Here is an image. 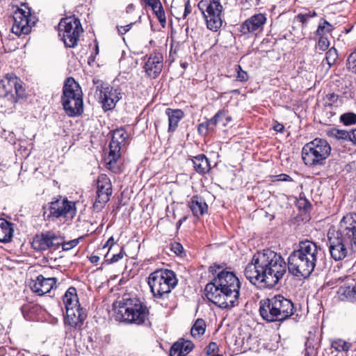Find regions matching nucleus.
I'll use <instances>...</instances> for the list:
<instances>
[{
  "label": "nucleus",
  "instance_id": "f257e3e1",
  "mask_svg": "<svg viewBox=\"0 0 356 356\" xmlns=\"http://www.w3.org/2000/svg\"><path fill=\"white\" fill-rule=\"evenodd\" d=\"M325 253L314 242L309 240L299 243L288 258V264L278 253L264 250L254 254L246 266L244 275L254 285L259 288L271 289L283 278L289 269L296 277H308L315 267L323 268Z\"/></svg>",
  "mask_w": 356,
  "mask_h": 356
},
{
  "label": "nucleus",
  "instance_id": "f03ea898",
  "mask_svg": "<svg viewBox=\"0 0 356 356\" xmlns=\"http://www.w3.org/2000/svg\"><path fill=\"white\" fill-rule=\"evenodd\" d=\"M209 271L216 277L204 289L205 296L222 309H229L238 304L241 282L232 273L222 269L220 265L211 266Z\"/></svg>",
  "mask_w": 356,
  "mask_h": 356
},
{
  "label": "nucleus",
  "instance_id": "7ed1b4c3",
  "mask_svg": "<svg viewBox=\"0 0 356 356\" xmlns=\"http://www.w3.org/2000/svg\"><path fill=\"white\" fill-rule=\"evenodd\" d=\"M148 284L154 301L166 307L168 306L171 291L177 284V279L172 270L159 269L149 275Z\"/></svg>",
  "mask_w": 356,
  "mask_h": 356
},
{
  "label": "nucleus",
  "instance_id": "20e7f679",
  "mask_svg": "<svg viewBox=\"0 0 356 356\" xmlns=\"http://www.w3.org/2000/svg\"><path fill=\"white\" fill-rule=\"evenodd\" d=\"M113 307L118 318L128 323L141 325L147 318V307L136 297L124 296Z\"/></svg>",
  "mask_w": 356,
  "mask_h": 356
},
{
  "label": "nucleus",
  "instance_id": "39448f33",
  "mask_svg": "<svg viewBox=\"0 0 356 356\" xmlns=\"http://www.w3.org/2000/svg\"><path fill=\"white\" fill-rule=\"evenodd\" d=\"M83 93L79 83L72 77L67 78L63 88L61 102L69 117L81 115L83 112Z\"/></svg>",
  "mask_w": 356,
  "mask_h": 356
},
{
  "label": "nucleus",
  "instance_id": "423d86ee",
  "mask_svg": "<svg viewBox=\"0 0 356 356\" xmlns=\"http://www.w3.org/2000/svg\"><path fill=\"white\" fill-rule=\"evenodd\" d=\"M330 153L331 147L326 140L315 138L303 146L302 158L308 166L323 165Z\"/></svg>",
  "mask_w": 356,
  "mask_h": 356
},
{
  "label": "nucleus",
  "instance_id": "0eeeda50",
  "mask_svg": "<svg viewBox=\"0 0 356 356\" xmlns=\"http://www.w3.org/2000/svg\"><path fill=\"white\" fill-rule=\"evenodd\" d=\"M206 22L212 31H217L222 24V6L218 0H201L197 4Z\"/></svg>",
  "mask_w": 356,
  "mask_h": 356
},
{
  "label": "nucleus",
  "instance_id": "6e6552de",
  "mask_svg": "<svg viewBox=\"0 0 356 356\" xmlns=\"http://www.w3.org/2000/svg\"><path fill=\"white\" fill-rule=\"evenodd\" d=\"M83 31L79 19L74 16L63 18L58 24V35L67 47L76 46Z\"/></svg>",
  "mask_w": 356,
  "mask_h": 356
},
{
  "label": "nucleus",
  "instance_id": "1a4fd4ad",
  "mask_svg": "<svg viewBox=\"0 0 356 356\" xmlns=\"http://www.w3.org/2000/svg\"><path fill=\"white\" fill-rule=\"evenodd\" d=\"M43 209V216L47 220L57 219L60 217L72 218L76 213L75 203L65 197H60L51 202L48 207H44Z\"/></svg>",
  "mask_w": 356,
  "mask_h": 356
},
{
  "label": "nucleus",
  "instance_id": "9d476101",
  "mask_svg": "<svg viewBox=\"0 0 356 356\" xmlns=\"http://www.w3.org/2000/svg\"><path fill=\"white\" fill-rule=\"evenodd\" d=\"M25 95V90L22 81L14 74H7L0 81V97H7L15 103Z\"/></svg>",
  "mask_w": 356,
  "mask_h": 356
},
{
  "label": "nucleus",
  "instance_id": "9b49d317",
  "mask_svg": "<svg viewBox=\"0 0 356 356\" xmlns=\"http://www.w3.org/2000/svg\"><path fill=\"white\" fill-rule=\"evenodd\" d=\"M329 250L331 257L335 261H341L346 258L349 252L350 247L353 244L340 237L335 232H328Z\"/></svg>",
  "mask_w": 356,
  "mask_h": 356
},
{
  "label": "nucleus",
  "instance_id": "f8f14e48",
  "mask_svg": "<svg viewBox=\"0 0 356 356\" xmlns=\"http://www.w3.org/2000/svg\"><path fill=\"white\" fill-rule=\"evenodd\" d=\"M35 21L32 20L30 10L17 8L13 13L12 32L16 35H26L31 32Z\"/></svg>",
  "mask_w": 356,
  "mask_h": 356
},
{
  "label": "nucleus",
  "instance_id": "ddd939ff",
  "mask_svg": "<svg viewBox=\"0 0 356 356\" xmlns=\"http://www.w3.org/2000/svg\"><path fill=\"white\" fill-rule=\"evenodd\" d=\"M61 244H63V237L52 231H47L36 235L33 241L34 249L41 251L48 249L56 250Z\"/></svg>",
  "mask_w": 356,
  "mask_h": 356
},
{
  "label": "nucleus",
  "instance_id": "4468645a",
  "mask_svg": "<svg viewBox=\"0 0 356 356\" xmlns=\"http://www.w3.org/2000/svg\"><path fill=\"white\" fill-rule=\"evenodd\" d=\"M97 185V198L93 207L95 210L100 211L110 200L113 190L110 179L104 174L98 177Z\"/></svg>",
  "mask_w": 356,
  "mask_h": 356
},
{
  "label": "nucleus",
  "instance_id": "2eb2a0df",
  "mask_svg": "<svg viewBox=\"0 0 356 356\" xmlns=\"http://www.w3.org/2000/svg\"><path fill=\"white\" fill-rule=\"evenodd\" d=\"M128 136V134L122 128L115 129L112 132V138L109 145V158L111 159L108 165L116 162L121 156V151L127 145Z\"/></svg>",
  "mask_w": 356,
  "mask_h": 356
},
{
  "label": "nucleus",
  "instance_id": "dca6fc26",
  "mask_svg": "<svg viewBox=\"0 0 356 356\" xmlns=\"http://www.w3.org/2000/svg\"><path fill=\"white\" fill-rule=\"evenodd\" d=\"M335 233L356 247V214L348 213L343 216Z\"/></svg>",
  "mask_w": 356,
  "mask_h": 356
},
{
  "label": "nucleus",
  "instance_id": "f3484780",
  "mask_svg": "<svg viewBox=\"0 0 356 356\" xmlns=\"http://www.w3.org/2000/svg\"><path fill=\"white\" fill-rule=\"evenodd\" d=\"M57 279L55 277H44L42 275L37 276L35 280H32L29 284L31 291L38 296H43L53 289Z\"/></svg>",
  "mask_w": 356,
  "mask_h": 356
},
{
  "label": "nucleus",
  "instance_id": "a211bd4d",
  "mask_svg": "<svg viewBox=\"0 0 356 356\" xmlns=\"http://www.w3.org/2000/svg\"><path fill=\"white\" fill-rule=\"evenodd\" d=\"M163 67V54L160 52H154L149 55L144 68L149 77L156 79L161 72Z\"/></svg>",
  "mask_w": 356,
  "mask_h": 356
},
{
  "label": "nucleus",
  "instance_id": "6ab92c4d",
  "mask_svg": "<svg viewBox=\"0 0 356 356\" xmlns=\"http://www.w3.org/2000/svg\"><path fill=\"white\" fill-rule=\"evenodd\" d=\"M272 298L280 321L286 320L293 314V303L289 299L281 295H276Z\"/></svg>",
  "mask_w": 356,
  "mask_h": 356
},
{
  "label": "nucleus",
  "instance_id": "aec40b11",
  "mask_svg": "<svg viewBox=\"0 0 356 356\" xmlns=\"http://www.w3.org/2000/svg\"><path fill=\"white\" fill-rule=\"evenodd\" d=\"M120 98L118 90L111 87H103L99 91V99L105 111L113 109Z\"/></svg>",
  "mask_w": 356,
  "mask_h": 356
},
{
  "label": "nucleus",
  "instance_id": "412c9836",
  "mask_svg": "<svg viewBox=\"0 0 356 356\" xmlns=\"http://www.w3.org/2000/svg\"><path fill=\"white\" fill-rule=\"evenodd\" d=\"M86 317L87 314L84 309L70 310V312H66L65 324L68 325L71 329L80 330Z\"/></svg>",
  "mask_w": 356,
  "mask_h": 356
},
{
  "label": "nucleus",
  "instance_id": "4be33fe9",
  "mask_svg": "<svg viewBox=\"0 0 356 356\" xmlns=\"http://www.w3.org/2000/svg\"><path fill=\"white\" fill-rule=\"evenodd\" d=\"M266 20L263 14H257L246 19L241 26V32L243 34L248 33L260 31Z\"/></svg>",
  "mask_w": 356,
  "mask_h": 356
},
{
  "label": "nucleus",
  "instance_id": "5701e85b",
  "mask_svg": "<svg viewBox=\"0 0 356 356\" xmlns=\"http://www.w3.org/2000/svg\"><path fill=\"white\" fill-rule=\"evenodd\" d=\"M273 301L272 298L260 300V315L263 319L268 322L280 321Z\"/></svg>",
  "mask_w": 356,
  "mask_h": 356
},
{
  "label": "nucleus",
  "instance_id": "b1692460",
  "mask_svg": "<svg viewBox=\"0 0 356 356\" xmlns=\"http://www.w3.org/2000/svg\"><path fill=\"white\" fill-rule=\"evenodd\" d=\"M188 206L193 215L196 217L203 216L208 211L207 204L202 197L197 195H194L191 197L188 202Z\"/></svg>",
  "mask_w": 356,
  "mask_h": 356
},
{
  "label": "nucleus",
  "instance_id": "393cba45",
  "mask_svg": "<svg viewBox=\"0 0 356 356\" xmlns=\"http://www.w3.org/2000/svg\"><path fill=\"white\" fill-rule=\"evenodd\" d=\"M165 114L168 118V131L174 132L178 127L180 120L184 118V113L181 109L168 108Z\"/></svg>",
  "mask_w": 356,
  "mask_h": 356
},
{
  "label": "nucleus",
  "instance_id": "a878e982",
  "mask_svg": "<svg viewBox=\"0 0 356 356\" xmlns=\"http://www.w3.org/2000/svg\"><path fill=\"white\" fill-rule=\"evenodd\" d=\"M13 224L0 218V242L8 243L13 236Z\"/></svg>",
  "mask_w": 356,
  "mask_h": 356
},
{
  "label": "nucleus",
  "instance_id": "bb28decb",
  "mask_svg": "<svg viewBox=\"0 0 356 356\" xmlns=\"http://www.w3.org/2000/svg\"><path fill=\"white\" fill-rule=\"evenodd\" d=\"M192 161L195 171L199 174H205L211 169L209 161L204 154L195 156Z\"/></svg>",
  "mask_w": 356,
  "mask_h": 356
},
{
  "label": "nucleus",
  "instance_id": "cd10ccee",
  "mask_svg": "<svg viewBox=\"0 0 356 356\" xmlns=\"http://www.w3.org/2000/svg\"><path fill=\"white\" fill-rule=\"evenodd\" d=\"M337 294L341 300H353L356 299V286L343 285L339 287Z\"/></svg>",
  "mask_w": 356,
  "mask_h": 356
},
{
  "label": "nucleus",
  "instance_id": "c85d7f7f",
  "mask_svg": "<svg viewBox=\"0 0 356 356\" xmlns=\"http://www.w3.org/2000/svg\"><path fill=\"white\" fill-rule=\"evenodd\" d=\"M145 3L150 6L160 22H165V12L160 0H144Z\"/></svg>",
  "mask_w": 356,
  "mask_h": 356
},
{
  "label": "nucleus",
  "instance_id": "c756f323",
  "mask_svg": "<svg viewBox=\"0 0 356 356\" xmlns=\"http://www.w3.org/2000/svg\"><path fill=\"white\" fill-rule=\"evenodd\" d=\"M331 346L337 352H348L353 344L340 338H336L331 341Z\"/></svg>",
  "mask_w": 356,
  "mask_h": 356
},
{
  "label": "nucleus",
  "instance_id": "7c9ffc66",
  "mask_svg": "<svg viewBox=\"0 0 356 356\" xmlns=\"http://www.w3.org/2000/svg\"><path fill=\"white\" fill-rule=\"evenodd\" d=\"M206 324L203 319L198 318L193 325L191 333L194 338H200L205 332Z\"/></svg>",
  "mask_w": 356,
  "mask_h": 356
},
{
  "label": "nucleus",
  "instance_id": "2f4dec72",
  "mask_svg": "<svg viewBox=\"0 0 356 356\" xmlns=\"http://www.w3.org/2000/svg\"><path fill=\"white\" fill-rule=\"evenodd\" d=\"M350 131L346 130H341L336 128H332L327 131L328 136L335 138L337 139L348 140L350 138Z\"/></svg>",
  "mask_w": 356,
  "mask_h": 356
},
{
  "label": "nucleus",
  "instance_id": "473e14b6",
  "mask_svg": "<svg viewBox=\"0 0 356 356\" xmlns=\"http://www.w3.org/2000/svg\"><path fill=\"white\" fill-rule=\"evenodd\" d=\"M63 303L65 306L74 303V301L79 300L76 295V289L74 287H70L63 296Z\"/></svg>",
  "mask_w": 356,
  "mask_h": 356
},
{
  "label": "nucleus",
  "instance_id": "72a5a7b5",
  "mask_svg": "<svg viewBox=\"0 0 356 356\" xmlns=\"http://www.w3.org/2000/svg\"><path fill=\"white\" fill-rule=\"evenodd\" d=\"M227 115V111L225 110L219 111L212 118L207 120V123L210 126L212 130H213L215 126L222 120L223 118H225Z\"/></svg>",
  "mask_w": 356,
  "mask_h": 356
},
{
  "label": "nucleus",
  "instance_id": "f704fd0d",
  "mask_svg": "<svg viewBox=\"0 0 356 356\" xmlns=\"http://www.w3.org/2000/svg\"><path fill=\"white\" fill-rule=\"evenodd\" d=\"M337 58H338V54H337V51L335 48L332 47L327 51L326 56H325V60L330 67L334 63V62Z\"/></svg>",
  "mask_w": 356,
  "mask_h": 356
},
{
  "label": "nucleus",
  "instance_id": "c9c22d12",
  "mask_svg": "<svg viewBox=\"0 0 356 356\" xmlns=\"http://www.w3.org/2000/svg\"><path fill=\"white\" fill-rule=\"evenodd\" d=\"M341 121L345 125H351L356 123V114L353 113H344L341 115Z\"/></svg>",
  "mask_w": 356,
  "mask_h": 356
},
{
  "label": "nucleus",
  "instance_id": "e433bc0d",
  "mask_svg": "<svg viewBox=\"0 0 356 356\" xmlns=\"http://www.w3.org/2000/svg\"><path fill=\"white\" fill-rule=\"evenodd\" d=\"M332 30V26L326 20H323V24H320L316 30V35H323L325 33H330Z\"/></svg>",
  "mask_w": 356,
  "mask_h": 356
},
{
  "label": "nucleus",
  "instance_id": "4c0bfd02",
  "mask_svg": "<svg viewBox=\"0 0 356 356\" xmlns=\"http://www.w3.org/2000/svg\"><path fill=\"white\" fill-rule=\"evenodd\" d=\"M177 342L180 344L179 348L183 355L189 353L193 348V343L190 341L179 340Z\"/></svg>",
  "mask_w": 356,
  "mask_h": 356
},
{
  "label": "nucleus",
  "instance_id": "58836bf2",
  "mask_svg": "<svg viewBox=\"0 0 356 356\" xmlns=\"http://www.w3.org/2000/svg\"><path fill=\"white\" fill-rule=\"evenodd\" d=\"M316 15L317 14L315 11H308L305 13L298 14L296 18L299 22H302V24H305L310 18L316 17Z\"/></svg>",
  "mask_w": 356,
  "mask_h": 356
},
{
  "label": "nucleus",
  "instance_id": "ea45409f",
  "mask_svg": "<svg viewBox=\"0 0 356 356\" xmlns=\"http://www.w3.org/2000/svg\"><path fill=\"white\" fill-rule=\"evenodd\" d=\"M319 36L320 38L318 40L316 48L321 51H325L330 45L329 40L327 38L323 37V35Z\"/></svg>",
  "mask_w": 356,
  "mask_h": 356
},
{
  "label": "nucleus",
  "instance_id": "a19ab883",
  "mask_svg": "<svg viewBox=\"0 0 356 356\" xmlns=\"http://www.w3.org/2000/svg\"><path fill=\"white\" fill-rule=\"evenodd\" d=\"M124 255L125 252L123 249H121L119 253L114 254L110 259H106V262L108 264L118 262L119 260L122 259Z\"/></svg>",
  "mask_w": 356,
  "mask_h": 356
},
{
  "label": "nucleus",
  "instance_id": "79ce46f5",
  "mask_svg": "<svg viewBox=\"0 0 356 356\" xmlns=\"http://www.w3.org/2000/svg\"><path fill=\"white\" fill-rule=\"evenodd\" d=\"M237 79L240 81H246L248 79V73L243 70L240 65H236Z\"/></svg>",
  "mask_w": 356,
  "mask_h": 356
},
{
  "label": "nucleus",
  "instance_id": "37998d69",
  "mask_svg": "<svg viewBox=\"0 0 356 356\" xmlns=\"http://www.w3.org/2000/svg\"><path fill=\"white\" fill-rule=\"evenodd\" d=\"M180 344L177 342L175 343L170 348V356H181L183 355L181 349L179 348Z\"/></svg>",
  "mask_w": 356,
  "mask_h": 356
},
{
  "label": "nucleus",
  "instance_id": "c03bdc74",
  "mask_svg": "<svg viewBox=\"0 0 356 356\" xmlns=\"http://www.w3.org/2000/svg\"><path fill=\"white\" fill-rule=\"evenodd\" d=\"M78 243H79V238L74 239V240L70 241L66 243H65L64 241L63 240V244H61L60 245H62L63 250L67 251V250H69L72 249V248L78 245Z\"/></svg>",
  "mask_w": 356,
  "mask_h": 356
},
{
  "label": "nucleus",
  "instance_id": "a18cd8bd",
  "mask_svg": "<svg viewBox=\"0 0 356 356\" xmlns=\"http://www.w3.org/2000/svg\"><path fill=\"white\" fill-rule=\"evenodd\" d=\"M338 96L334 93H330L326 95L325 97V105L331 106L333 104L337 102Z\"/></svg>",
  "mask_w": 356,
  "mask_h": 356
},
{
  "label": "nucleus",
  "instance_id": "49530a36",
  "mask_svg": "<svg viewBox=\"0 0 356 356\" xmlns=\"http://www.w3.org/2000/svg\"><path fill=\"white\" fill-rule=\"evenodd\" d=\"M208 130H212L207 122L201 123L198 126V131L201 134H206Z\"/></svg>",
  "mask_w": 356,
  "mask_h": 356
},
{
  "label": "nucleus",
  "instance_id": "de8ad7c7",
  "mask_svg": "<svg viewBox=\"0 0 356 356\" xmlns=\"http://www.w3.org/2000/svg\"><path fill=\"white\" fill-rule=\"evenodd\" d=\"M65 307L66 312H70V310L83 309L82 307H81L79 300L76 301H74V303H70V305H67Z\"/></svg>",
  "mask_w": 356,
  "mask_h": 356
},
{
  "label": "nucleus",
  "instance_id": "09e8293b",
  "mask_svg": "<svg viewBox=\"0 0 356 356\" xmlns=\"http://www.w3.org/2000/svg\"><path fill=\"white\" fill-rule=\"evenodd\" d=\"M171 250L177 254H180L184 248L182 247V245L179 243H175L174 244L172 245V248H171Z\"/></svg>",
  "mask_w": 356,
  "mask_h": 356
},
{
  "label": "nucleus",
  "instance_id": "8fccbe9b",
  "mask_svg": "<svg viewBox=\"0 0 356 356\" xmlns=\"http://www.w3.org/2000/svg\"><path fill=\"white\" fill-rule=\"evenodd\" d=\"M132 24H133V23H130L129 24L126 25V26H118V33L120 35L125 34L127 32H128L131 29Z\"/></svg>",
  "mask_w": 356,
  "mask_h": 356
},
{
  "label": "nucleus",
  "instance_id": "3c124183",
  "mask_svg": "<svg viewBox=\"0 0 356 356\" xmlns=\"http://www.w3.org/2000/svg\"><path fill=\"white\" fill-rule=\"evenodd\" d=\"M277 180L282 181H290L292 180V179L291 178V177L286 174H281L277 176Z\"/></svg>",
  "mask_w": 356,
  "mask_h": 356
},
{
  "label": "nucleus",
  "instance_id": "603ef678",
  "mask_svg": "<svg viewBox=\"0 0 356 356\" xmlns=\"http://www.w3.org/2000/svg\"><path fill=\"white\" fill-rule=\"evenodd\" d=\"M184 6H185V9H184V17H186L191 12V6L190 5L189 1H187L186 2H185Z\"/></svg>",
  "mask_w": 356,
  "mask_h": 356
},
{
  "label": "nucleus",
  "instance_id": "864d4df0",
  "mask_svg": "<svg viewBox=\"0 0 356 356\" xmlns=\"http://www.w3.org/2000/svg\"><path fill=\"white\" fill-rule=\"evenodd\" d=\"M273 129L277 132H282L284 131V127L282 124L275 122L273 126Z\"/></svg>",
  "mask_w": 356,
  "mask_h": 356
},
{
  "label": "nucleus",
  "instance_id": "5fc2aeb1",
  "mask_svg": "<svg viewBox=\"0 0 356 356\" xmlns=\"http://www.w3.org/2000/svg\"><path fill=\"white\" fill-rule=\"evenodd\" d=\"M349 135L350 138L348 140L356 144V129H353L351 131H350Z\"/></svg>",
  "mask_w": 356,
  "mask_h": 356
},
{
  "label": "nucleus",
  "instance_id": "6e6d98bb",
  "mask_svg": "<svg viewBox=\"0 0 356 356\" xmlns=\"http://www.w3.org/2000/svg\"><path fill=\"white\" fill-rule=\"evenodd\" d=\"M114 244V239L113 237H111L106 242V243L104 245V248L109 247V250L111 249Z\"/></svg>",
  "mask_w": 356,
  "mask_h": 356
},
{
  "label": "nucleus",
  "instance_id": "4d7b16f0",
  "mask_svg": "<svg viewBox=\"0 0 356 356\" xmlns=\"http://www.w3.org/2000/svg\"><path fill=\"white\" fill-rule=\"evenodd\" d=\"M217 348V344L214 342H211L208 346V353L214 352L216 348Z\"/></svg>",
  "mask_w": 356,
  "mask_h": 356
},
{
  "label": "nucleus",
  "instance_id": "13d9d810",
  "mask_svg": "<svg viewBox=\"0 0 356 356\" xmlns=\"http://www.w3.org/2000/svg\"><path fill=\"white\" fill-rule=\"evenodd\" d=\"M90 262L92 264H97V263L99 261V257L98 256H96V255L91 256L90 257Z\"/></svg>",
  "mask_w": 356,
  "mask_h": 356
},
{
  "label": "nucleus",
  "instance_id": "bf43d9fd",
  "mask_svg": "<svg viewBox=\"0 0 356 356\" xmlns=\"http://www.w3.org/2000/svg\"><path fill=\"white\" fill-rule=\"evenodd\" d=\"M134 8V6L131 3V4H129L127 6V8H126V10H127V13H130L131 12Z\"/></svg>",
  "mask_w": 356,
  "mask_h": 356
},
{
  "label": "nucleus",
  "instance_id": "052dcab7",
  "mask_svg": "<svg viewBox=\"0 0 356 356\" xmlns=\"http://www.w3.org/2000/svg\"><path fill=\"white\" fill-rule=\"evenodd\" d=\"M186 220V217L183 218L182 219H180L177 224L179 225V226H180L181 225V223L183 222V221H184Z\"/></svg>",
  "mask_w": 356,
  "mask_h": 356
},
{
  "label": "nucleus",
  "instance_id": "680f3d73",
  "mask_svg": "<svg viewBox=\"0 0 356 356\" xmlns=\"http://www.w3.org/2000/svg\"><path fill=\"white\" fill-rule=\"evenodd\" d=\"M226 120H227V121H229V120H231V118H230L229 117H226Z\"/></svg>",
  "mask_w": 356,
  "mask_h": 356
},
{
  "label": "nucleus",
  "instance_id": "e2e57ef3",
  "mask_svg": "<svg viewBox=\"0 0 356 356\" xmlns=\"http://www.w3.org/2000/svg\"><path fill=\"white\" fill-rule=\"evenodd\" d=\"M309 355V353L307 351L306 353H305V356H308Z\"/></svg>",
  "mask_w": 356,
  "mask_h": 356
},
{
  "label": "nucleus",
  "instance_id": "0e129e2a",
  "mask_svg": "<svg viewBox=\"0 0 356 356\" xmlns=\"http://www.w3.org/2000/svg\"><path fill=\"white\" fill-rule=\"evenodd\" d=\"M213 356H221V355H213Z\"/></svg>",
  "mask_w": 356,
  "mask_h": 356
},
{
  "label": "nucleus",
  "instance_id": "69168bd1",
  "mask_svg": "<svg viewBox=\"0 0 356 356\" xmlns=\"http://www.w3.org/2000/svg\"><path fill=\"white\" fill-rule=\"evenodd\" d=\"M42 356H48V355H42Z\"/></svg>",
  "mask_w": 356,
  "mask_h": 356
}]
</instances>
